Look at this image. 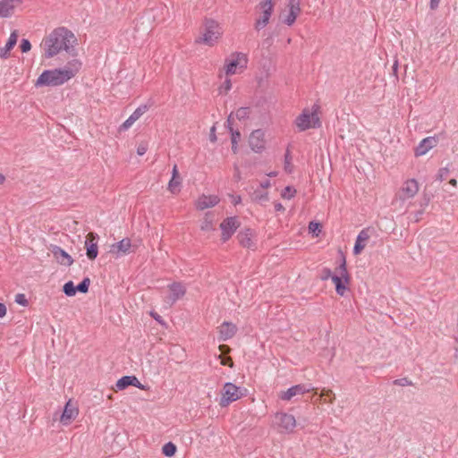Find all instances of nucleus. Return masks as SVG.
I'll list each match as a JSON object with an SVG mask.
<instances>
[{"instance_id":"obj_11","label":"nucleus","mask_w":458,"mask_h":458,"mask_svg":"<svg viewBox=\"0 0 458 458\" xmlns=\"http://www.w3.org/2000/svg\"><path fill=\"white\" fill-rule=\"evenodd\" d=\"M109 252L115 258H120L131 252H134V250H132L131 240L129 238H124L122 241L112 244L110 246Z\"/></svg>"},{"instance_id":"obj_27","label":"nucleus","mask_w":458,"mask_h":458,"mask_svg":"<svg viewBox=\"0 0 458 458\" xmlns=\"http://www.w3.org/2000/svg\"><path fill=\"white\" fill-rule=\"evenodd\" d=\"M335 272H336V276H344V282L346 284H349L350 282V276L347 272V268H346V260H345V257L342 254V257H341V262L339 264V266L336 267L335 269Z\"/></svg>"},{"instance_id":"obj_18","label":"nucleus","mask_w":458,"mask_h":458,"mask_svg":"<svg viewBox=\"0 0 458 458\" xmlns=\"http://www.w3.org/2000/svg\"><path fill=\"white\" fill-rule=\"evenodd\" d=\"M51 251L58 263L64 266L70 267L73 263V259L61 247L54 245Z\"/></svg>"},{"instance_id":"obj_2","label":"nucleus","mask_w":458,"mask_h":458,"mask_svg":"<svg viewBox=\"0 0 458 458\" xmlns=\"http://www.w3.org/2000/svg\"><path fill=\"white\" fill-rule=\"evenodd\" d=\"M81 68L78 60L69 62L64 68L46 70L37 80L36 86L55 87L64 84L74 77Z\"/></svg>"},{"instance_id":"obj_34","label":"nucleus","mask_w":458,"mask_h":458,"mask_svg":"<svg viewBox=\"0 0 458 458\" xmlns=\"http://www.w3.org/2000/svg\"><path fill=\"white\" fill-rule=\"evenodd\" d=\"M136 121H137V119L132 114H131L129 116V118L120 126L119 130L120 131L128 130Z\"/></svg>"},{"instance_id":"obj_63","label":"nucleus","mask_w":458,"mask_h":458,"mask_svg":"<svg viewBox=\"0 0 458 458\" xmlns=\"http://www.w3.org/2000/svg\"><path fill=\"white\" fill-rule=\"evenodd\" d=\"M241 197L240 196H237V197H234V199H233V204L234 205H237L241 202Z\"/></svg>"},{"instance_id":"obj_56","label":"nucleus","mask_w":458,"mask_h":458,"mask_svg":"<svg viewBox=\"0 0 458 458\" xmlns=\"http://www.w3.org/2000/svg\"><path fill=\"white\" fill-rule=\"evenodd\" d=\"M6 314V307L4 303L0 302V318L4 317Z\"/></svg>"},{"instance_id":"obj_26","label":"nucleus","mask_w":458,"mask_h":458,"mask_svg":"<svg viewBox=\"0 0 458 458\" xmlns=\"http://www.w3.org/2000/svg\"><path fill=\"white\" fill-rule=\"evenodd\" d=\"M181 184V178L177 165H174L172 172V178L168 183V189L171 192H174L175 189Z\"/></svg>"},{"instance_id":"obj_22","label":"nucleus","mask_w":458,"mask_h":458,"mask_svg":"<svg viewBox=\"0 0 458 458\" xmlns=\"http://www.w3.org/2000/svg\"><path fill=\"white\" fill-rule=\"evenodd\" d=\"M218 202L219 198L216 195H202L198 199L196 202V207L199 210H204L206 208L215 207Z\"/></svg>"},{"instance_id":"obj_31","label":"nucleus","mask_w":458,"mask_h":458,"mask_svg":"<svg viewBox=\"0 0 458 458\" xmlns=\"http://www.w3.org/2000/svg\"><path fill=\"white\" fill-rule=\"evenodd\" d=\"M89 284H90V280L89 277H85L77 286H76V291L77 292H80V293H88L89 291Z\"/></svg>"},{"instance_id":"obj_14","label":"nucleus","mask_w":458,"mask_h":458,"mask_svg":"<svg viewBox=\"0 0 458 458\" xmlns=\"http://www.w3.org/2000/svg\"><path fill=\"white\" fill-rule=\"evenodd\" d=\"M79 414V410L76 404L69 400L63 411V413L60 417V422L63 425H69Z\"/></svg>"},{"instance_id":"obj_29","label":"nucleus","mask_w":458,"mask_h":458,"mask_svg":"<svg viewBox=\"0 0 458 458\" xmlns=\"http://www.w3.org/2000/svg\"><path fill=\"white\" fill-rule=\"evenodd\" d=\"M162 451L165 456L171 457L174 455L176 452V445L172 442H168L163 445Z\"/></svg>"},{"instance_id":"obj_44","label":"nucleus","mask_w":458,"mask_h":458,"mask_svg":"<svg viewBox=\"0 0 458 458\" xmlns=\"http://www.w3.org/2000/svg\"><path fill=\"white\" fill-rule=\"evenodd\" d=\"M148 150V144L146 142H141L137 148V154L139 156H143Z\"/></svg>"},{"instance_id":"obj_52","label":"nucleus","mask_w":458,"mask_h":458,"mask_svg":"<svg viewBox=\"0 0 458 458\" xmlns=\"http://www.w3.org/2000/svg\"><path fill=\"white\" fill-rule=\"evenodd\" d=\"M289 7V12H292L294 14H296L297 16L300 14L301 13V6H293V5H288Z\"/></svg>"},{"instance_id":"obj_57","label":"nucleus","mask_w":458,"mask_h":458,"mask_svg":"<svg viewBox=\"0 0 458 458\" xmlns=\"http://www.w3.org/2000/svg\"><path fill=\"white\" fill-rule=\"evenodd\" d=\"M276 211H284V206L280 202L275 203Z\"/></svg>"},{"instance_id":"obj_59","label":"nucleus","mask_w":458,"mask_h":458,"mask_svg":"<svg viewBox=\"0 0 458 458\" xmlns=\"http://www.w3.org/2000/svg\"><path fill=\"white\" fill-rule=\"evenodd\" d=\"M269 186H270V181H269V180H267H267H265L264 182H262L260 183V187H261L262 189L268 188Z\"/></svg>"},{"instance_id":"obj_8","label":"nucleus","mask_w":458,"mask_h":458,"mask_svg":"<svg viewBox=\"0 0 458 458\" xmlns=\"http://www.w3.org/2000/svg\"><path fill=\"white\" fill-rule=\"evenodd\" d=\"M168 289L170 291V294L165 297L164 301L170 306L174 304L186 293L185 285L179 282H174L173 284H169Z\"/></svg>"},{"instance_id":"obj_32","label":"nucleus","mask_w":458,"mask_h":458,"mask_svg":"<svg viewBox=\"0 0 458 458\" xmlns=\"http://www.w3.org/2000/svg\"><path fill=\"white\" fill-rule=\"evenodd\" d=\"M250 114V107H240L236 113H235V116L238 120H244L246 118L249 117Z\"/></svg>"},{"instance_id":"obj_53","label":"nucleus","mask_w":458,"mask_h":458,"mask_svg":"<svg viewBox=\"0 0 458 458\" xmlns=\"http://www.w3.org/2000/svg\"><path fill=\"white\" fill-rule=\"evenodd\" d=\"M219 350L222 353H228L231 351V348L226 344H220Z\"/></svg>"},{"instance_id":"obj_16","label":"nucleus","mask_w":458,"mask_h":458,"mask_svg":"<svg viewBox=\"0 0 458 458\" xmlns=\"http://www.w3.org/2000/svg\"><path fill=\"white\" fill-rule=\"evenodd\" d=\"M21 0H1L0 18H7L14 13L15 9L20 6Z\"/></svg>"},{"instance_id":"obj_10","label":"nucleus","mask_w":458,"mask_h":458,"mask_svg":"<svg viewBox=\"0 0 458 458\" xmlns=\"http://www.w3.org/2000/svg\"><path fill=\"white\" fill-rule=\"evenodd\" d=\"M240 226V222L238 221L236 216H231L225 218L220 224V229L222 230V241L225 242L228 241L232 235L235 233V231Z\"/></svg>"},{"instance_id":"obj_1","label":"nucleus","mask_w":458,"mask_h":458,"mask_svg":"<svg viewBox=\"0 0 458 458\" xmlns=\"http://www.w3.org/2000/svg\"><path fill=\"white\" fill-rule=\"evenodd\" d=\"M76 41L77 39L71 30L64 27L57 28L45 38L42 42L45 56L51 58L62 50L73 55Z\"/></svg>"},{"instance_id":"obj_39","label":"nucleus","mask_w":458,"mask_h":458,"mask_svg":"<svg viewBox=\"0 0 458 458\" xmlns=\"http://www.w3.org/2000/svg\"><path fill=\"white\" fill-rule=\"evenodd\" d=\"M449 174V169L447 167L440 168L438 170L437 179L440 182L444 181L447 174Z\"/></svg>"},{"instance_id":"obj_40","label":"nucleus","mask_w":458,"mask_h":458,"mask_svg":"<svg viewBox=\"0 0 458 458\" xmlns=\"http://www.w3.org/2000/svg\"><path fill=\"white\" fill-rule=\"evenodd\" d=\"M20 47H21V50L22 53H26V52L30 50L31 44H30V42L28 39L23 38L21 41Z\"/></svg>"},{"instance_id":"obj_15","label":"nucleus","mask_w":458,"mask_h":458,"mask_svg":"<svg viewBox=\"0 0 458 458\" xmlns=\"http://www.w3.org/2000/svg\"><path fill=\"white\" fill-rule=\"evenodd\" d=\"M264 132L261 130H255L249 138L250 148L255 152H260L265 148Z\"/></svg>"},{"instance_id":"obj_19","label":"nucleus","mask_w":458,"mask_h":458,"mask_svg":"<svg viewBox=\"0 0 458 458\" xmlns=\"http://www.w3.org/2000/svg\"><path fill=\"white\" fill-rule=\"evenodd\" d=\"M437 143L435 137H427L423 139L415 148V156L425 155L429 149L433 148Z\"/></svg>"},{"instance_id":"obj_24","label":"nucleus","mask_w":458,"mask_h":458,"mask_svg":"<svg viewBox=\"0 0 458 458\" xmlns=\"http://www.w3.org/2000/svg\"><path fill=\"white\" fill-rule=\"evenodd\" d=\"M252 237L253 232L249 228L239 232L237 234V239L240 244L244 248H250L253 246Z\"/></svg>"},{"instance_id":"obj_21","label":"nucleus","mask_w":458,"mask_h":458,"mask_svg":"<svg viewBox=\"0 0 458 458\" xmlns=\"http://www.w3.org/2000/svg\"><path fill=\"white\" fill-rule=\"evenodd\" d=\"M237 331V327L235 325L229 323V322H224L219 327V339L222 341H226L230 338H232Z\"/></svg>"},{"instance_id":"obj_9","label":"nucleus","mask_w":458,"mask_h":458,"mask_svg":"<svg viewBox=\"0 0 458 458\" xmlns=\"http://www.w3.org/2000/svg\"><path fill=\"white\" fill-rule=\"evenodd\" d=\"M419 191V184L415 179H410L403 182L397 193L402 201L413 198Z\"/></svg>"},{"instance_id":"obj_47","label":"nucleus","mask_w":458,"mask_h":458,"mask_svg":"<svg viewBox=\"0 0 458 458\" xmlns=\"http://www.w3.org/2000/svg\"><path fill=\"white\" fill-rule=\"evenodd\" d=\"M232 88V83L230 79H226L223 85L220 87V91L225 90V92H228Z\"/></svg>"},{"instance_id":"obj_62","label":"nucleus","mask_w":458,"mask_h":458,"mask_svg":"<svg viewBox=\"0 0 458 458\" xmlns=\"http://www.w3.org/2000/svg\"><path fill=\"white\" fill-rule=\"evenodd\" d=\"M234 177H235L236 180H240L241 179L240 172H239V169L237 167L235 168Z\"/></svg>"},{"instance_id":"obj_13","label":"nucleus","mask_w":458,"mask_h":458,"mask_svg":"<svg viewBox=\"0 0 458 458\" xmlns=\"http://www.w3.org/2000/svg\"><path fill=\"white\" fill-rule=\"evenodd\" d=\"M259 6L262 10V16L256 21L255 28L257 30L266 27L268 23L273 12L272 0H264L259 4Z\"/></svg>"},{"instance_id":"obj_43","label":"nucleus","mask_w":458,"mask_h":458,"mask_svg":"<svg viewBox=\"0 0 458 458\" xmlns=\"http://www.w3.org/2000/svg\"><path fill=\"white\" fill-rule=\"evenodd\" d=\"M15 301L18 303V304H21L22 306H27L28 305V301L25 297L24 294L22 293H18L16 294L15 296Z\"/></svg>"},{"instance_id":"obj_60","label":"nucleus","mask_w":458,"mask_h":458,"mask_svg":"<svg viewBox=\"0 0 458 458\" xmlns=\"http://www.w3.org/2000/svg\"><path fill=\"white\" fill-rule=\"evenodd\" d=\"M423 212L424 210L421 209L415 214V221H419L420 219V216H422Z\"/></svg>"},{"instance_id":"obj_7","label":"nucleus","mask_w":458,"mask_h":458,"mask_svg":"<svg viewBox=\"0 0 458 458\" xmlns=\"http://www.w3.org/2000/svg\"><path fill=\"white\" fill-rule=\"evenodd\" d=\"M242 396L240 387L233 383H225L223 388V397L220 401V405L225 407L231 403L237 401Z\"/></svg>"},{"instance_id":"obj_45","label":"nucleus","mask_w":458,"mask_h":458,"mask_svg":"<svg viewBox=\"0 0 458 458\" xmlns=\"http://www.w3.org/2000/svg\"><path fill=\"white\" fill-rule=\"evenodd\" d=\"M334 276V275L332 274L331 269H329V268H324V269L322 270V273H321V276H320V277H321V279H322V280L326 281V280H327V279H329V278H331V279H332V276Z\"/></svg>"},{"instance_id":"obj_6","label":"nucleus","mask_w":458,"mask_h":458,"mask_svg":"<svg viewBox=\"0 0 458 458\" xmlns=\"http://www.w3.org/2000/svg\"><path fill=\"white\" fill-rule=\"evenodd\" d=\"M275 419L281 433L293 432L296 427V420L293 415L286 412H277Z\"/></svg>"},{"instance_id":"obj_4","label":"nucleus","mask_w":458,"mask_h":458,"mask_svg":"<svg viewBox=\"0 0 458 458\" xmlns=\"http://www.w3.org/2000/svg\"><path fill=\"white\" fill-rule=\"evenodd\" d=\"M201 34L202 35L196 39V42L212 47L222 36L223 30L217 21L212 19H205Z\"/></svg>"},{"instance_id":"obj_49","label":"nucleus","mask_w":458,"mask_h":458,"mask_svg":"<svg viewBox=\"0 0 458 458\" xmlns=\"http://www.w3.org/2000/svg\"><path fill=\"white\" fill-rule=\"evenodd\" d=\"M332 281L335 284V285L336 286L337 284H342L344 281V278L342 276L334 275L332 276Z\"/></svg>"},{"instance_id":"obj_42","label":"nucleus","mask_w":458,"mask_h":458,"mask_svg":"<svg viewBox=\"0 0 458 458\" xmlns=\"http://www.w3.org/2000/svg\"><path fill=\"white\" fill-rule=\"evenodd\" d=\"M231 132V140L233 145H236L238 140L241 139V133L239 131L232 130Z\"/></svg>"},{"instance_id":"obj_51","label":"nucleus","mask_w":458,"mask_h":458,"mask_svg":"<svg viewBox=\"0 0 458 458\" xmlns=\"http://www.w3.org/2000/svg\"><path fill=\"white\" fill-rule=\"evenodd\" d=\"M209 140L212 142H216V126L215 125H213L211 127V129H210Z\"/></svg>"},{"instance_id":"obj_37","label":"nucleus","mask_w":458,"mask_h":458,"mask_svg":"<svg viewBox=\"0 0 458 458\" xmlns=\"http://www.w3.org/2000/svg\"><path fill=\"white\" fill-rule=\"evenodd\" d=\"M393 384L401 386H412V382L409 380L407 377L395 379L394 380Z\"/></svg>"},{"instance_id":"obj_64","label":"nucleus","mask_w":458,"mask_h":458,"mask_svg":"<svg viewBox=\"0 0 458 458\" xmlns=\"http://www.w3.org/2000/svg\"><path fill=\"white\" fill-rule=\"evenodd\" d=\"M449 183L452 185V186H456L457 185V181L455 179H451L449 181Z\"/></svg>"},{"instance_id":"obj_3","label":"nucleus","mask_w":458,"mask_h":458,"mask_svg":"<svg viewBox=\"0 0 458 458\" xmlns=\"http://www.w3.org/2000/svg\"><path fill=\"white\" fill-rule=\"evenodd\" d=\"M320 106L318 104H314L311 110L304 108L301 114H299L294 123L300 131H304L310 128H319L321 122L318 116Z\"/></svg>"},{"instance_id":"obj_33","label":"nucleus","mask_w":458,"mask_h":458,"mask_svg":"<svg viewBox=\"0 0 458 458\" xmlns=\"http://www.w3.org/2000/svg\"><path fill=\"white\" fill-rule=\"evenodd\" d=\"M296 194V190L293 189V187L291 186H286L282 193H281V196L282 198L284 199H292L293 197H294V195Z\"/></svg>"},{"instance_id":"obj_36","label":"nucleus","mask_w":458,"mask_h":458,"mask_svg":"<svg viewBox=\"0 0 458 458\" xmlns=\"http://www.w3.org/2000/svg\"><path fill=\"white\" fill-rule=\"evenodd\" d=\"M309 230L316 235L321 232V225L317 222H310L309 225Z\"/></svg>"},{"instance_id":"obj_48","label":"nucleus","mask_w":458,"mask_h":458,"mask_svg":"<svg viewBox=\"0 0 458 458\" xmlns=\"http://www.w3.org/2000/svg\"><path fill=\"white\" fill-rule=\"evenodd\" d=\"M321 396H332L330 403H333V400L335 399V394L330 389H323L321 392Z\"/></svg>"},{"instance_id":"obj_35","label":"nucleus","mask_w":458,"mask_h":458,"mask_svg":"<svg viewBox=\"0 0 458 458\" xmlns=\"http://www.w3.org/2000/svg\"><path fill=\"white\" fill-rule=\"evenodd\" d=\"M147 105L140 106L131 114L138 120L140 117L148 111Z\"/></svg>"},{"instance_id":"obj_46","label":"nucleus","mask_w":458,"mask_h":458,"mask_svg":"<svg viewBox=\"0 0 458 458\" xmlns=\"http://www.w3.org/2000/svg\"><path fill=\"white\" fill-rule=\"evenodd\" d=\"M344 284H346V283L344 281L342 284H337L335 286L336 293L339 294L340 296H344V293L346 291V286Z\"/></svg>"},{"instance_id":"obj_54","label":"nucleus","mask_w":458,"mask_h":458,"mask_svg":"<svg viewBox=\"0 0 458 458\" xmlns=\"http://www.w3.org/2000/svg\"><path fill=\"white\" fill-rule=\"evenodd\" d=\"M289 167H290L289 153H286V155H285V170L288 173H291L292 169H290Z\"/></svg>"},{"instance_id":"obj_25","label":"nucleus","mask_w":458,"mask_h":458,"mask_svg":"<svg viewBox=\"0 0 458 458\" xmlns=\"http://www.w3.org/2000/svg\"><path fill=\"white\" fill-rule=\"evenodd\" d=\"M369 235L366 230H361L357 236L356 242L353 248V253L355 255L360 254L365 248L364 242L368 241Z\"/></svg>"},{"instance_id":"obj_61","label":"nucleus","mask_w":458,"mask_h":458,"mask_svg":"<svg viewBox=\"0 0 458 458\" xmlns=\"http://www.w3.org/2000/svg\"><path fill=\"white\" fill-rule=\"evenodd\" d=\"M222 364H223V365H229V366H232V365H233V361H232L231 358H228V360H223V361H222Z\"/></svg>"},{"instance_id":"obj_23","label":"nucleus","mask_w":458,"mask_h":458,"mask_svg":"<svg viewBox=\"0 0 458 458\" xmlns=\"http://www.w3.org/2000/svg\"><path fill=\"white\" fill-rule=\"evenodd\" d=\"M17 39H18V32H17V30H13L11 33L8 41L6 42V45L4 47H0V57L1 58H7L8 57L9 52L16 45Z\"/></svg>"},{"instance_id":"obj_41","label":"nucleus","mask_w":458,"mask_h":458,"mask_svg":"<svg viewBox=\"0 0 458 458\" xmlns=\"http://www.w3.org/2000/svg\"><path fill=\"white\" fill-rule=\"evenodd\" d=\"M296 18H297L296 14H294L292 12H289L288 15L284 18V22L285 24H287L288 26H291L294 23Z\"/></svg>"},{"instance_id":"obj_50","label":"nucleus","mask_w":458,"mask_h":458,"mask_svg":"<svg viewBox=\"0 0 458 458\" xmlns=\"http://www.w3.org/2000/svg\"><path fill=\"white\" fill-rule=\"evenodd\" d=\"M233 113L230 114V115L228 116L226 123H225V126L229 129V131L233 130Z\"/></svg>"},{"instance_id":"obj_17","label":"nucleus","mask_w":458,"mask_h":458,"mask_svg":"<svg viewBox=\"0 0 458 458\" xmlns=\"http://www.w3.org/2000/svg\"><path fill=\"white\" fill-rule=\"evenodd\" d=\"M310 390L311 388L306 385H296L288 388L286 391L281 392L279 396L282 400L289 401L293 396L309 393Z\"/></svg>"},{"instance_id":"obj_38","label":"nucleus","mask_w":458,"mask_h":458,"mask_svg":"<svg viewBox=\"0 0 458 458\" xmlns=\"http://www.w3.org/2000/svg\"><path fill=\"white\" fill-rule=\"evenodd\" d=\"M208 214H206V218L201 225V229L204 231L213 230L212 220L208 218Z\"/></svg>"},{"instance_id":"obj_30","label":"nucleus","mask_w":458,"mask_h":458,"mask_svg":"<svg viewBox=\"0 0 458 458\" xmlns=\"http://www.w3.org/2000/svg\"><path fill=\"white\" fill-rule=\"evenodd\" d=\"M63 291L67 296H73L77 292L76 286L73 284L72 281H69L64 284Z\"/></svg>"},{"instance_id":"obj_20","label":"nucleus","mask_w":458,"mask_h":458,"mask_svg":"<svg viewBox=\"0 0 458 458\" xmlns=\"http://www.w3.org/2000/svg\"><path fill=\"white\" fill-rule=\"evenodd\" d=\"M115 386L118 390H123L129 386H133L140 389H145V386L141 385L135 376H124L118 379Z\"/></svg>"},{"instance_id":"obj_5","label":"nucleus","mask_w":458,"mask_h":458,"mask_svg":"<svg viewBox=\"0 0 458 458\" xmlns=\"http://www.w3.org/2000/svg\"><path fill=\"white\" fill-rule=\"evenodd\" d=\"M248 64V58L245 54L235 52L231 55V59H225L224 70L226 76L237 73V69L242 72Z\"/></svg>"},{"instance_id":"obj_12","label":"nucleus","mask_w":458,"mask_h":458,"mask_svg":"<svg viewBox=\"0 0 458 458\" xmlns=\"http://www.w3.org/2000/svg\"><path fill=\"white\" fill-rule=\"evenodd\" d=\"M98 235L96 233L90 232L86 236L85 249L86 255L89 259L94 260L98 254Z\"/></svg>"},{"instance_id":"obj_55","label":"nucleus","mask_w":458,"mask_h":458,"mask_svg":"<svg viewBox=\"0 0 458 458\" xmlns=\"http://www.w3.org/2000/svg\"><path fill=\"white\" fill-rule=\"evenodd\" d=\"M440 0H430V8L436 10L438 7Z\"/></svg>"},{"instance_id":"obj_28","label":"nucleus","mask_w":458,"mask_h":458,"mask_svg":"<svg viewBox=\"0 0 458 458\" xmlns=\"http://www.w3.org/2000/svg\"><path fill=\"white\" fill-rule=\"evenodd\" d=\"M251 199L254 201L262 203L268 200V193L265 191L264 190H255L253 193L251 194Z\"/></svg>"},{"instance_id":"obj_58","label":"nucleus","mask_w":458,"mask_h":458,"mask_svg":"<svg viewBox=\"0 0 458 458\" xmlns=\"http://www.w3.org/2000/svg\"><path fill=\"white\" fill-rule=\"evenodd\" d=\"M288 5L300 6L301 5V0H289Z\"/></svg>"}]
</instances>
